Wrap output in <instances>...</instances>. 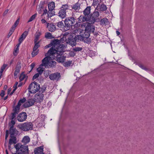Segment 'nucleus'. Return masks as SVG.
I'll return each instance as SVG.
<instances>
[{"mask_svg": "<svg viewBox=\"0 0 154 154\" xmlns=\"http://www.w3.org/2000/svg\"><path fill=\"white\" fill-rule=\"evenodd\" d=\"M16 149V153L13 154H28L29 153L28 146L24 144L22 145L20 143H18L14 145Z\"/></svg>", "mask_w": 154, "mask_h": 154, "instance_id": "1", "label": "nucleus"}, {"mask_svg": "<svg viewBox=\"0 0 154 154\" xmlns=\"http://www.w3.org/2000/svg\"><path fill=\"white\" fill-rule=\"evenodd\" d=\"M64 22L65 24L66 29L67 30L72 28V26L77 27L78 23H79L78 21H76V19L72 17H66L64 20Z\"/></svg>", "mask_w": 154, "mask_h": 154, "instance_id": "2", "label": "nucleus"}, {"mask_svg": "<svg viewBox=\"0 0 154 154\" xmlns=\"http://www.w3.org/2000/svg\"><path fill=\"white\" fill-rule=\"evenodd\" d=\"M65 48L66 47L65 45L60 43L55 48H54L53 47H51L48 51V54L51 53L53 55L57 53L63 54L65 51L64 50Z\"/></svg>", "mask_w": 154, "mask_h": 154, "instance_id": "3", "label": "nucleus"}, {"mask_svg": "<svg viewBox=\"0 0 154 154\" xmlns=\"http://www.w3.org/2000/svg\"><path fill=\"white\" fill-rule=\"evenodd\" d=\"M91 10V7L88 6L83 11L84 15H81L78 18V22L80 23H82L87 21L88 19V17L90 15Z\"/></svg>", "mask_w": 154, "mask_h": 154, "instance_id": "4", "label": "nucleus"}, {"mask_svg": "<svg viewBox=\"0 0 154 154\" xmlns=\"http://www.w3.org/2000/svg\"><path fill=\"white\" fill-rule=\"evenodd\" d=\"M33 125L31 122H26L20 125H19V128L24 131H28L32 130L33 127Z\"/></svg>", "mask_w": 154, "mask_h": 154, "instance_id": "5", "label": "nucleus"}, {"mask_svg": "<svg viewBox=\"0 0 154 154\" xmlns=\"http://www.w3.org/2000/svg\"><path fill=\"white\" fill-rule=\"evenodd\" d=\"M99 15V13L97 11H95L92 14H91L88 17V19L87 20L86 22H89L93 24L96 22V20L98 19Z\"/></svg>", "mask_w": 154, "mask_h": 154, "instance_id": "6", "label": "nucleus"}, {"mask_svg": "<svg viewBox=\"0 0 154 154\" xmlns=\"http://www.w3.org/2000/svg\"><path fill=\"white\" fill-rule=\"evenodd\" d=\"M29 90L32 89V92L30 91L31 93H35L40 89V85L35 81H34L30 83L28 88Z\"/></svg>", "mask_w": 154, "mask_h": 154, "instance_id": "7", "label": "nucleus"}, {"mask_svg": "<svg viewBox=\"0 0 154 154\" xmlns=\"http://www.w3.org/2000/svg\"><path fill=\"white\" fill-rule=\"evenodd\" d=\"M66 43L73 47L76 45V42L74 37L73 35L70 34L68 35L65 40Z\"/></svg>", "mask_w": 154, "mask_h": 154, "instance_id": "8", "label": "nucleus"}, {"mask_svg": "<svg viewBox=\"0 0 154 154\" xmlns=\"http://www.w3.org/2000/svg\"><path fill=\"white\" fill-rule=\"evenodd\" d=\"M51 56H53L51 53H49L48 54V52L45 54V56H46L42 60V63L40 65V66H44L46 68L48 66L49 60L51 59Z\"/></svg>", "mask_w": 154, "mask_h": 154, "instance_id": "9", "label": "nucleus"}, {"mask_svg": "<svg viewBox=\"0 0 154 154\" xmlns=\"http://www.w3.org/2000/svg\"><path fill=\"white\" fill-rule=\"evenodd\" d=\"M92 24L91 23H86L85 25V31H88L90 33L94 32L95 29V26L92 25Z\"/></svg>", "mask_w": 154, "mask_h": 154, "instance_id": "10", "label": "nucleus"}, {"mask_svg": "<svg viewBox=\"0 0 154 154\" xmlns=\"http://www.w3.org/2000/svg\"><path fill=\"white\" fill-rule=\"evenodd\" d=\"M90 34V33L88 31H85V30L83 34H82L84 38V42L85 43L87 44H90L91 42V39L89 38Z\"/></svg>", "mask_w": 154, "mask_h": 154, "instance_id": "11", "label": "nucleus"}, {"mask_svg": "<svg viewBox=\"0 0 154 154\" xmlns=\"http://www.w3.org/2000/svg\"><path fill=\"white\" fill-rule=\"evenodd\" d=\"M61 75L59 72H57L52 73L49 75V78L53 81H58L60 79Z\"/></svg>", "mask_w": 154, "mask_h": 154, "instance_id": "12", "label": "nucleus"}, {"mask_svg": "<svg viewBox=\"0 0 154 154\" xmlns=\"http://www.w3.org/2000/svg\"><path fill=\"white\" fill-rule=\"evenodd\" d=\"M27 117V115L26 112H22L19 114L17 117L18 121L20 122H23L26 120Z\"/></svg>", "mask_w": 154, "mask_h": 154, "instance_id": "13", "label": "nucleus"}, {"mask_svg": "<svg viewBox=\"0 0 154 154\" xmlns=\"http://www.w3.org/2000/svg\"><path fill=\"white\" fill-rule=\"evenodd\" d=\"M34 99L36 103H41L43 99L44 94H42L37 93L34 96Z\"/></svg>", "mask_w": 154, "mask_h": 154, "instance_id": "14", "label": "nucleus"}, {"mask_svg": "<svg viewBox=\"0 0 154 154\" xmlns=\"http://www.w3.org/2000/svg\"><path fill=\"white\" fill-rule=\"evenodd\" d=\"M35 102L34 99H28L26 102L23 104V106L25 108H27L31 106L34 104Z\"/></svg>", "mask_w": 154, "mask_h": 154, "instance_id": "15", "label": "nucleus"}, {"mask_svg": "<svg viewBox=\"0 0 154 154\" xmlns=\"http://www.w3.org/2000/svg\"><path fill=\"white\" fill-rule=\"evenodd\" d=\"M57 55L56 56L55 60L59 63H63L65 60L66 57L62 56L63 54H60L59 53L56 54Z\"/></svg>", "mask_w": 154, "mask_h": 154, "instance_id": "16", "label": "nucleus"}, {"mask_svg": "<svg viewBox=\"0 0 154 154\" xmlns=\"http://www.w3.org/2000/svg\"><path fill=\"white\" fill-rule=\"evenodd\" d=\"M43 146H41L35 149L34 152V154H45L43 152Z\"/></svg>", "mask_w": 154, "mask_h": 154, "instance_id": "17", "label": "nucleus"}, {"mask_svg": "<svg viewBox=\"0 0 154 154\" xmlns=\"http://www.w3.org/2000/svg\"><path fill=\"white\" fill-rule=\"evenodd\" d=\"M9 132L10 135V137H11L12 136H14V135L15 134L17 135L19 132L15 128L12 127V126H11L10 127Z\"/></svg>", "mask_w": 154, "mask_h": 154, "instance_id": "18", "label": "nucleus"}, {"mask_svg": "<svg viewBox=\"0 0 154 154\" xmlns=\"http://www.w3.org/2000/svg\"><path fill=\"white\" fill-rule=\"evenodd\" d=\"M47 27L49 31L53 32L56 29V27L53 23H47Z\"/></svg>", "mask_w": 154, "mask_h": 154, "instance_id": "19", "label": "nucleus"}, {"mask_svg": "<svg viewBox=\"0 0 154 154\" xmlns=\"http://www.w3.org/2000/svg\"><path fill=\"white\" fill-rule=\"evenodd\" d=\"M59 17L62 19H63L66 17V11L65 9H60L58 14Z\"/></svg>", "mask_w": 154, "mask_h": 154, "instance_id": "20", "label": "nucleus"}, {"mask_svg": "<svg viewBox=\"0 0 154 154\" xmlns=\"http://www.w3.org/2000/svg\"><path fill=\"white\" fill-rule=\"evenodd\" d=\"M64 21H59L57 23V26L59 28H62L65 31H66L67 30H66L65 27V24H64Z\"/></svg>", "mask_w": 154, "mask_h": 154, "instance_id": "21", "label": "nucleus"}, {"mask_svg": "<svg viewBox=\"0 0 154 154\" xmlns=\"http://www.w3.org/2000/svg\"><path fill=\"white\" fill-rule=\"evenodd\" d=\"M19 109L15 107L13 109V112L11 113V120H13L16 117L17 114L19 112Z\"/></svg>", "mask_w": 154, "mask_h": 154, "instance_id": "22", "label": "nucleus"}, {"mask_svg": "<svg viewBox=\"0 0 154 154\" xmlns=\"http://www.w3.org/2000/svg\"><path fill=\"white\" fill-rule=\"evenodd\" d=\"M60 42L61 41L58 39H54L51 41V43L53 48H55Z\"/></svg>", "mask_w": 154, "mask_h": 154, "instance_id": "23", "label": "nucleus"}, {"mask_svg": "<svg viewBox=\"0 0 154 154\" xmlns=\"http://www.w3.org/2000/svg\"><path fill=\"white\" fill-rule=\"evenodd\" d=\"M80 4L77 2L76 3L72 6V9H73L75 11H79L80 9Z\"/></svg>", "mask_w": 154, "mask_h": 154, "instance_id": "24", "label": "nucleus"}, {"mask_svg": "<svg viewBox=\"0 0 154 154\" xmlns=\"http://www.w3.org/2000/svg\"><path fill=\"white\" fill-rule=\"evenodd\" d=\"M28 33V32L25 31L21 35L19 39L20 41V42H22L23 41L25 38Z\"/></svg>", "mask_w": 154, "mask_h": 154, "instance_id": "25", "label": "nucleus"}, {"mask_svg": "<svg viewBox=\"0 0 154 154\" xmlns=\"http://www.w3.org/2000/svg\"><path fill=\"white\" fill-rule=\"evenodd\" d=\"M26 99L24 97L23 99L20 100L17 103V105L15 107L17 108L18 109H20V107L22 103L25 102L26 101Z\"/></svg>", "mask_w": 154, "mask_h": 154, "instance_id": "26", "label": "nucleus"}, {"mask_svg": "<svg viewBox=\"0 0 154 154\" xmlns=\"http://www.w3.org/2000/svg\"><path fill=\"white\" fill-rule=\"evenodd\" d=\"M10 137L11 138L8 141L9 144L11 145L12 144H16L17 143L16 137L15 136H12V137Z\"/></svg>", "mask_w": 154, "mask_h": 154, "instance_id": "27", "label": "nucleus"}, {"mask_svg": "<svg viewBox=\"0 0 154 154\" xmlns=\"http://www.w3.org/2000/svg\"><path fill=\"white\" fill-rule=\"evenodd\" d=\"M48 9L49 10L53 11L55 7V3L54 2H51L48 4Z\"/></svg>", "mask_w": 154, "mask_h": 154, "instance_id": "28", "label": "nucleus"}, {"mask_svg": "<svg viewBox=\"0 0 154 154\" xmlns=\"http://www.w3.org/2000/svg\"><path fill=\"white\" fill-rule=\"evenodd\" d=\"M56 64L57 63L55 61L49 60L48 65L50 68H54L56 66Z\"/></svg>", "mask_w": 154, "mask_h": 154, "instance_id": "29", "label": "nucleus"}, {"mask_svg": "<svg viewBox=\"0 0 154 154\" xmlns=\"http://www.w3.org/2000/svg\"><path fill=\"white\" fill-rule=\"evenodd\" d=\"M30 141V139L28 136H24L22 141V142L25 144L28 143Z\"/></svg>", "mask_w": 154, "mask_h": 154, "instance_id": "30", "label": "nucleus"}, {"mask_svg": "<svg viewBox=\"0 0 154 154\" xmlns=\"http://www.w3.org/2000/svg\"><path fill=\"white\" fill-rule=\"evenodd\" d=\"M74 37L76 42H78L79 40H82L84 42V38L82 35H76Z\"/></svg>", "mask_w": 154, "mask_h": 154, "instance_id": "31", "label": "nucleus"}, {"mask_svg": "<svg viewBox=\"0 0 154 154\" xmlns=\"http://www.w3.org/2000/svg\"><path fill=\"white\" fill-rule=\"evenodd\" d=\"M39 41L34 42L35 45L33 49V51H36L37 49L40 47V45H39Z\"/></svg>", "mask_w": 154, "mask_h": 154, "instance_id": "32", "label": "nucleus"}, {"mask_svg": "<svg viewBox=\"0 0 154 154\" xmlns=\"http://www.w3.org/2000/svg\"><path fill=\"white\" fill-rule=\"evenodd\" d=\"M41 33L39 32H36L35 35V38L34 42H37L39 38V36L41 35Z\"/></svg>", "mask_w": 154, "mask_h": 154, "instance_id": "33", "label": "nucleus"}, {"mask_svg": "<svg viewBox=\"0 0 154 154\" xmlns=\"http://www.w3.org/2000/svg\"><path fill=\"white\" fill-rule=\"evenodd\" d=\"M42 66H40V65L39 67L37 69V71L38 72V73L40 75H41L44 69H45V68L42 67Z\"/></svg>", "mask_w": 154, "mask_h": 154, "instance_id": "34", "label": "nucleus"}, {"mask_svg": "<svg viewBox=\"0 0 154 154\" xmlns=\"http://www.w3.org/2000/svg\"><path fill=\"white\" fill-rule=\"evenodd\" d=\"M72 60H69L65 62H64L63 63V65L65 67H68L70 66L71 64L72 63Z\"/></svg>", "mask_w": 154, "mask_h": 154, "instance_id": "35", "label": "nucleus"}, {"mask_svg": "<svg viewBox=\"0 0 154 154\" xmlns=\"http://www.w3.org/2000/svg\"><path fill=\"white\" fill-rule=\"evenodd\" d=\"M23 72H22L20 74L19 77L20 82L24 80L26 77V75L23 74Z\"/></svg>", "mask_w": 154, "mask_h": 154, "instance_id": "36", "label": "nucleus"}, {"mask_svg": "<svg viewBox=\"0 0 154 154\" xmlns=\"http://www.w3.org/2000/svg\"><path fill=\"white\" fill-rule=\"evenodd\" d=\"M21 67V64L20 62L18 61L16 66L15 70L20 71Z\"/></svg>", "mask_w": 154, "mask_h": 154, "instance_id": "37", "label": "nucleus"}, {"mask_svg": "<svg viewBox=\"0 0 154 154\" xmlns=\"http://www.w3.org/2000/svg\"><path fill=\"white\" fill-rule=\"evenodd\" d=\"M83 49V48L82 47H75L73 48L72 50L75 52H79L81 51Z\"/></svg>", "mask_w": 154, "mask_h": 154, "instance_id": "38", "label": "nucleus"}, {"mask_svg": "<svg viewBox=\"0 0 154 154\" xmlns=\"http://www.w3.org/2000/svg\"><path fill=\"white\" fill-rule=\"evenodd\" d=\"M108 22V20L106 18H103L100 20L101 24H106Z\"/></svg>", "mask_w": 154, "mask_h": 154, "instance_id": "39", "label": "nucleus"}, {"mask_svg": "<svg viewBox=\"0 0 154 154\" xmlns=\"http://www.w3.org/2000/svg\"><path fill=\"white\" fill-rule=\"evenodd\" d=\"M52 11H51V10H49V11H48L47 17L48 18L51 17H52L53 15H55L54 14L55 12H54V13H53Z\"/></svg>", "mask_w": 154, "mask_h": 154, "instance_id": "40", "label": "nucleus"}, {"mask_svg": "<svg viewBox=\"0 0 154 154\" xmlns=\"http://www.w3.org/2000/svg\"><path fill=\"white\" fill-rule=\"evenodd\" d=\"M45 37L48 38H52V35L51 33L49 32L46 33Z\"/></svg>", "mask_w": 154, "mask_h": 154, "instance_id": "41", "label": "nucleus"}, {"mask_svg": "<svg viewBox=\"0 0 154 154\" xmlns=\"http://www.w3.org/2000/svg\"><path fill=\"white\" fill-rule=\"evenodd\" d=\"M100 9L102 11H104L106 10V6L104 4H102L100 7Z\"/></svg>", "mask_w": 154, "mask_h": 154, "instance_id": "42", "label": "nucleus"}, {"mask_svg": "<svg viewBox=\"0 0 154 154\" xmlns=\"http://www.w3.org/2000/svg\"><path fill=\"white\" fill-rule=\"evenodd\" d=\"M37 15L36 14H35L34 15H32L29 18V20H28V22H29L32 21L33 20H34L35 18Z\"/></svg>", "mask_w": 154, "mask_h": 154, "instance_id": "43", "label": "nucleus"}, {"mask_svg": "<svg viewBox=\"0 0 154 154\" xmlns=\"http://www.w3.org/2000/svg\"><path fill=\"white\" fill-rule=\"evenodd\" d=\"M138 66L140 67L141 68H142V69H144L146 71L148 70L149 69L146 68V67H145L143 65L141 64H138Z\"/></svg>", "mask_w": 154, "mask_h": 154, "instance_id": "44", "label": "nucleus"}, {"mask_svg": "<svg viewBox=\"0 0 154 154\" xmlns=\"http://www.w3.org/2000/svg\"><path fill=\"white\" fill-rule=\"evenodd\" d=\"M19 20H20V18H19L14 22V24L12 26H14V27L16 28L17 26L18 25V24L19 23Z\"/></svg>", "mask_w": 154, "mask_h": 154, "instance_id": "45", "label": "nucleus"}, {"mask_svg": "<svg viewBox=\"0 0 154 154\" xmlns=\"http://www.w3.org/2000/svg\"><path fill=\"white\" fill-rule=\"evenodd\" d=\"M69 6L67 4H66L65 5H62V6L61 8H62V9H65V10L66 11V10L68 9Z\"/></svg>", "mask_w": 154, "mask_h": 154, "instance_id": "46", "label": "nucleus"}, {"mask_svg": "<svg viewBox=\"0 0 154 154\" xmlns=\"http://www.w3.org/2000/svg\"><path fill=\"white\" fill-rule=\"evenodd\" d=\"M38 50L37 51H33V50L32 52V53L31 54L32 57H34L35 55H37L38 54Z\"/></svg>", "mask_w": 154, "mask_h": 154, "instance_id": "47", "label": "nucleus"}, {"mask_svg": "<svg viewBox=\"0 0 154 154\" xmlns=\"http://www.w3.org/2000/svg\"><path fill=\"white\" fill-rule=\"evenodd\" d=\"M15 124V122L13 120H12L10 123H9V126L10 127L11 126H12L14 127V125Z\"/></svg>", "mask_w": 154, "mask_h": 154, "instance_id": "48", "label": "nucleus"}, {"mask_svg": "<svg viewBox=\"0 0 154 154\" xmlns=\"http://www.w3.org/2000/svg\"><path fill=\"white\" fill-rule=\"evenodd\" d=\"M75 55V53L73 51H71L69 53V56L70 57H74Z\"/></svg>", "mask_w": 154, "mask_h": 154, "instance_id": "49", "label": "nucleus"}, {"mask_svg": "<svg viewBox=\"0 0 154 154\" xmlns=\"http://www.w3.org/2000/svg\"><path fill=\"white\" fill-rule=\"evenodd\" d=\"M9 135V131L8 130H7L6 131V134L5 136V142L6 141L7 142L8 141L7 138Z\"/></svg>", "mask_w": 154, "mask_h": 154, "instance_id": "50", "label": "nucleus"}, {"mask_svg": "<svg viewBox=\"0 0 154 154\" xmlns=\"http://www.w3.org/2000/svg\"><path fill=\"white\" fill-rule=\"evenodd\" d=\"M39 74L38 73H37L35 74L33 77L32 79L33 80H34V79H36L38 78L39 75Z\"/></svg>", "mask_w": 154, "mask_h": 154, "instance_id": "51", "label": "nucleus"}, {"mask_svg": "<svg viewBox=\"0 0 154 154\" xmlns=\"http://www.w3.org/2000/svg\"><path fill=\"white\" fill-rule=\"evenodd\" d=\"M5 94V92L4 90H2L1 91V92L0 94V96H1L2 97L1 99H2L3 97L4 96Z\"/></svg>", "mask_w": 154, "mask_h": 154, "instance_id": "52", "label": "nucleus"}, {"mask_svg": "<svg viewBox=\"0 0 154 154\" xmlns=\"http://www.w3.org/2000/svg\"><path fill=\"white\" fill-rule=\"evenodd\" d=\"M35 63H32L31 65H30V68H31V70L29 71L28 73H29L32 70V69L34 68V67H35Z\"/></svg>", "mask_w": 154, "mask_h": 154, "instance_id": "53", "label": "nucleus"}, {"mask_svg": "<svg viewBox=\"0 0 154 154\" xmlns=\"http://www.w3.org/2000/svg\"><path fill=\"white\" fill-rule=\"evenodd\" d=\"M19 50V48H16L14 50V51L13 52L14 55V56H16L18 52V51Z\"/></svg>", "mask_w": 154, "mask_h": 154, "instance_id": "54", "label": "nucleus"}, {"mask_svg": "<svg viewBox=\"0 0 154 154\" xmlns=\"http://www.w3.org/2000/svg\"><path fill=\"white\" fill-rule=\"evenodd\" d=\"M45 88H40V90H39V93H41V94H42L45 91Z\"/></svg>", "mask_w": 154, "mask_h": 154, "instance_id": "55", "label": "nucleus"}, {"mask_svg": "<svg viewBox=\"0 0 154 154\" xmlns=\"http://www.w3.org/2000/svg\"><path fill=\"white\" fill-rule=\"evenodd\" d=\"M20 72V71H19L15 70L14 72V76H17V75L18 73Z\"/></svg>", "mask_w": 154, "mask_h": 154, "instance_id": "56", "label": "nucleus"}, {"mask_svg": "<svg viewBox=\"0 0 154 154\" xmlns=\"http://www.w3.org/2000/svg\"><path fill=\"white\" fill-rule=\"evenodd\" d=\"M15 29V28L14 27V26H12L11 27V29H10V30L9 31L13 32H14V30Z\"/></svg>", "mask_w": 154, "mask_h": 154, "instance_id": "57", "label": "nucleus"}, {"mask_svg": "<svg viewBox=\"0 0 154 154\" xmlns=\"http://www.w3.org/2000/svg\"><path fill=\"white\" fill-rule=\"evenodd\" d=\"M48 11L47 9L46 8L44 10V12L43 14H42V16L46 14L47 13L48 14Z\"/></svg>", "mask_w": 154, "mask_h": 154, "instance_id": "58", "label": "nucleus"}, {"mask_svg": "<svg viewBox=\"0 0 154 154\" xmlns=\"http://www.w3.org/2000/svg\"><path fill=\"white\" fill-rule=\"evenodd\" d=\"M7 66V65L6 64H4L2 66L1 68L4 70L6 67Z\"/></svg>", "mask_w": 154, "mask_h": 154, "instance_id": "59", "label": "nucleus"}, {"mask_svg": "<svg viewBox=\"0 0 154 154\" xmlns=\"http://www.w3.org/2000/svg\"><path fill=\"white\" fill-rule=\"evenodd\" d=\"M44 74L45 76L47 77L49 75V73L48 72H47V71H46L44 72Z\"/></svg>", "mask_w": 154, "mask_h": 154, "instance_id": "60", "label": "nucleus"}, {"mask_svg": "<svg viewBox=\"0 0 154 154\" xmlns=\"http://www.w3.org/2000/svg\"><path fill=\"white\" fill-rule=\"evenodd\" d=\"M12 33L13 32H11L9 31V32L8 34V35H7V37L8 38H9L11 35L12 34Z\"/></svg>", "mask_w": 154, "mask_h": 154, "instance_id": "61", "label": "nucleus"}, {"mask_svg": "<svg viewBox=\"0 0 154 154\" xmlns=\"http://www.w3.org/2000/svg\"><path fill=\"white\" fill-rule=\"evenodd\" d=\"M8 11H9L8 9L4 11V12L3 13L4 15H6L7 14V13H8Z\"/></svg>", "mask_w": 154, "mask_h": 154, "instance_id": "62", "label": "nucleus"}, {"mask_svg": "<svg viewBox=\"0 0 154 154\" xmlns=\"http://www.w3.org/2000/svg\"><path fill=\"white\" fill-rule=\"evenodd\" d=\"M92 33H93L94 35L95 36H97L99 35L97 32H94H94H92Z\"/></svg>", "mask_w": 154, "mask_h": 154, "instance_id": "63", "label": "nucleus"}, {"mask_svg": "<svg viewBox=\"0 0 154 154\" xmlns=\"http://www.w3.org/2000/svg\"><path fill=\"white\" fill-rule=\"evenodd\" d=\"M11 90V88H8V94H10V93Z\"/></svg>", "mask_w": 154, "mask_h": 154, "instance_id": "64", "label": "nucleus"}]
</instances>
